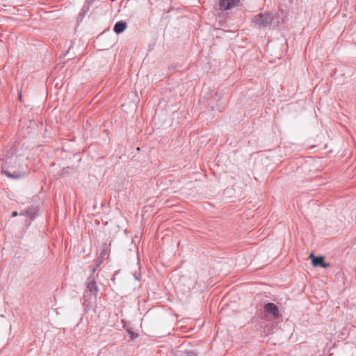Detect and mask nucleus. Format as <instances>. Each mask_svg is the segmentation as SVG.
<instances>
[{"label": "nucleus", "mask_w": 356, "mask_h": 356, "mask_svg": "<svg viewBox=\"0 0 356 356\" xmlns=\"http://www.w3.org/2000/svg\"><path fill=\"white\" fill-rule=\"evenodd\" d=\"M1 168L2 172L10 178L18 179L25 174L21 165L20 159L16 154L6 156L3 159Z\"/></svg>", "instance_id": "f257e3e1"}, {"label": "nucleus", "mask_w": 356, "mask_h": 356, "mask_svg": "<svg viewBox=\"0 0 356 356\" xmlns=\"http://www.w3.org/2000/svg\"><path fill=\"white\" fill-rule=\"evenodd\" d=\"M98 292V287L94 278L89 277L87 281V289L83 294V306L85 309L92 307V302L95 300Z\"/></svg>", "instance_id": "f03ea898"}, {"label": "nucleus", "mask_w": 356, "mask_h": 356, "mask_svg": "<svg viewBox=\"0 0 356 356\" xmlns=\"http://www.w3.org/2000/svg\"><path fill=\"white\" fill-rule=\"evenodd\" d=\"M280 316L279 309L274 303L268 302L264 306V313L261 318L268 321H273L278 319Z\"/></svg>", "instance_id": "7ed1b4c3"}, {"label": "nucleus", "mask_w": 356, "mask_h": 356, "mask_svg": "<svg viewBox=\"0 0 356 356\" xmlns=\"http://www.w3.org/2000/svg\"><path fill=\"white\" fill-rule=\"evenodd\" d=\"M273 17L269 13H260L255 15L252 21L254 24L259 28L261 27H268L271 26Z\"/></svg>", "instance_id": "20e7f679"}, {"label": "nucleus", "mask_w": 356, "mask_h": 356, "mask_svg": "<svg viewBox=\"0 0 356 356\" xmlns=\"http://www.w3.org/2000/svg\"><path fill=\"white\" fill-rule=\"evenodd\" d=\"M240 0H219V8L221 10H227L238 6Z\"/></svg>", "instance_id": "39448f33"}, {"label": "nucleus", "mask_w": 356, "mask_h": 356, "mask_svg": "<svg viewBox=\"0 0 356 356\" xmlns=\"http://www.w3.org/2000/svg\"><path fill=\"white\" fill-rule=\"evenodd\" d=\"M127 23L123 21H120L115 23L113 31L115 33L120 34L122 33L127 28Z\"/></svg>", "instance_id": "423d86ee"}, {"label": "nucleus", "mask_w": 356, "mask_h": 356, "mask_svg": "<svg viewBox=\"0 0 356 356\" xmlns=\"http://www.w3.org/2000/svg\"><path fill=\"white\" fill-rule=\"evenodd\" d=\"M21 215H26L33 220L37 216V209L35 207H31L27 209L24 213H22Z\"/></svg>", "instance_id": "0eeeda50"}, {"label": "nucleus", "mask_w": 356, "mask_h": 356, "mask_svg": "<svg viewBox=\"0 0 356 356\" xmlns=\"http://www.w3.org/2000/svg\"><path fill=\"white\" fill-rule=\"evenodd\" d=\"M312 259V263L314 266H318L323 264L324 258L323 257H315L313 253H312L309 256Z\"/></svg>", "instance_id": "6e6552de"}, {"label": "nucleus", "mask_w": 356, "mask_h": 356, "mask_svg": "<svg viewBox=\"0 0 356 356\" xmlns=\"http://www.w3.org/2000/svg\"><path fill=\"white\" fill-rule=\"evenodd\" d=\"M174 356H197V354L193 351L190 352H177Z\"/></svg>", "instance_id": "1a4fd4ad"}, {"label": "nucleus", "mask_w": 356, "mask_h": 356, "mask_svg": "<svg viewBox=\"0 0 356 356\" xmlns=\"http://www.w3.org/2000/svg\"><path fill=\"white\" fill-rule=\"evenodd\" d=\"M90 3L85 2V4H84L83 10H82L83 12H88L90 9Z\"/></svg>", "instance_id": "9d476101"}, {"label": "nucleus", "mask_w": 356, "mask_h": 356, "mask_svg": "<svg viewBox=\"0 0 356 356\" xmlns=\"http://www.w3.org/2000/svg\"><path fill=\"white\" fill-rule=\"evenodd\" d=\"M321 266H322V267H323V268H327V267L330 266V264H329V263H325V262L323 261V264L321 265Z\"/></svg>", "instance_id": "9b49d317"}, {"label": "nucleus", "mask_w": 356, "mask_h": 356, "mask_svg": "<svg viewBox=\"0 0 356 356\" xmlns=\"http://www.w3.org/2000/svg\"><path fill=\"white\" fill-rule=\"evenodd\" d=\"M17 215H18V213H17V211H13V212L12 213V216H13V217H15V216H17Z\"/></svg>", "instance_id": "f8f14e48"}, {"label": "nucleus", "mask_w": 356, "mask_h": 356, "mask_svg": "<svg viewBox=\"0 0 356 356\" xmlns=\"http://www.w3.org/2000/svg\"><path fill=\"white\" fill-rule=\"evenodd\" d=\"M95 0H86V2L91 4Z\"/></svg>", "instance_id": "ddd939ff"}, {"label": "nucleus", "mask_w": 356, "mask_h": 356, "mask_svg": "<svg viewBox=\"0 0 356 356\" xmlns=\"http://www.w3.org/2000/svg\"><path fill=\"white\" fill-rule=\"evenodd\" d=\"M131 335H132V337H135V336H134V334L133 332H131Z\"/></svg>", "instance_id": "4468645a"}]
</instances>
